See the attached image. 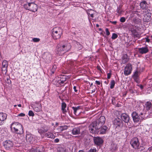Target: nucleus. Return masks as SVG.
Returning a JSON list of instances; mask_svg holds the SVG:
<instances>
[{"mask_svg":"<svg viewBox=\"0 0 152 152\" xmlns=\"http://www.w3.org/2000/svg\"><path fill=\"white\" fill-rule=\"evenodd\" d=\"M97 85H100V82L99 81L96 80L95 81Z\"/></svg>","mask_w":152,"mask_h":152,"instance_id":"58","label":"nucleus"},{"mask_svg":"<svg viewBox=\"0 0 152 152\" xmlns=\"http://www.w3.org/2000/svg\"><path fill=\"white\" fill-rule=\"evenodd\" d=\"M133 21L134 23L138 24L140 22V19L138 18H134L133 19Z\"/></svg>","mask_w":152,"mask_h":152,"instance_id":"41","label":"nucleus"},{"mask_svg":"<svg viewBox=\"0 0 152 152\" xmlns=\"http://www.w3.org/2000/svg\"><path fill=\"white\" fill-rule=\"evenodd\" d=\"M31 152H40V151L39 147H38L32 148L30 150Z\"/></svg>","mask_w":152,"mask_h":152,"instance_id":"33","label":"nucleus"},{"mask_svg":"<svg viewBox=\"0 0 152 152\" xmlns=\"http://www.w3.org/2000/svg\"><path fill=\"white\" fill-rule=\"evenodd\" d=\"M105 118L104 116H101L100 118L94 121L97 125V126L99 128L102 126L105 123Z\"/></svg>","mask_w":152,"mask_h":152,"instance_id":"7","label":"nucleus"},{"mask_svg":"<svg viewBox=\"0 0 152 152\" xmlns=\"http://www.w3.org/2000/svg\"><path fill=\"white\" fill-rule=\"evenodd\" d=\"M96 68L99 71L101 72H102V70L99 66H97L96 67Z\"/></svg>","mask_w":152,"mask_h":152,"instance_id":"51","label":"nucleus"},{"mask_svg":"<svg viewBox=\"0 0 152 152\" xmlns=\"http://www.w3.org/2000/svg\"><path fill=\"white\" fill-rule=\"evenodd\" d=\"M28 115L29 116H34V114L32 110H30L29 111Z\"/></svg>","mask_w":152,"mask_h":152,"instance_id":"45","label":"nucleus"},{"mask_svg":"<svg viewBox=\"0 0 152 152\" xmlns=\"http://www.w3.org/2000/svg\"><path fill=\"white\" fill-rule=\"evenodd\" d=\"M148 4L145 1H141L140 3V7L142 10L147 8H148Z\"/></svg>","mask_w":152,"mask_h":152,"instance_id":"21","label":"nucleus"},{"mask_svg":"<svg viewBox=\"0 0 152 152\" xmlns=\"http://www.w3.org/2000/svg\"><path fill=\"white\" fill-rule=\"evenodd\" d=\"M66 106V104L65 102H62L61 104V110L62 113L65 114L66 112V111L65 109Z\"/></svg>","mask_w":152,"mask_h":152,"instance_id":"30","label":"nucleus"},{"mask_svg":"<svg viewBox=\"0 0 152 152\" xmlns=\"http://www.w3.org/2000/svg\"><path fill=\"white\" fill-rule=\"evenodd\" d=\"M52 83L56 86L59 87L62 86V85L60 82V80L59 79L58 77L57 76L52 81Z\"/></svg>","mask_w":152,"mask_h":152,"instance_id":"15","label":"nucleus"},{"mask_svg":"<svg viewBox=\"0 0 152 152\" xmlns=\"http://www.w3.org/2000/svg\"><path fill=\"white\" fill-rule=\"evenodd\" d=\"M31 135H26V139L27 140H29V138H30Z\"/></svg>","mask_w":152,"mask_h":152,"instance_id":"52","label":"nucleus"},{"mask_svg":"<svg viewBox=\"0 0 152 152\" xmlns=\"http://www.w3.org/2000/svg\"><path fill=\"white\" fill-rule=\"evenodd\" d=\"M76 61L69 60L66 62V66L67 69L70 70L75 65Z\"/></svg>","mask_w":152,"mask_h":152,"instance_id":"12","label":"nucleus"},{"mask_svg":"<svg viewBox=\"0 0 152 152\" xmlns=\"http://www.w3.org/2000/svg\"><path fill=\"white\" fill-rule=\"evenodd\" d=\"M139 53L141 54H145L148 51V49L147 47H145L138 48Z\"/></svg>","mask_w":152,"mask_h":152,"instance_id":"18","label":"nucleus"},{"mask_svg":"<svg viewBox=\"0 0 152 152\" xmlns=\"http://www.w3.org/2000/svg\"><path fill=\"white\" fill-rule=\"evenodd\" d=\"M105 32L107 36H109L110 35V33L108 29V28H106L105 29Z\"/></svg>","mask_w":152,"mask_h":152,"instance_id":"49","label":"nucleus"},{"mask_svg":"<svg viewBox=\"0 0 152 152\" xmlns=\"http://www.w3.org/2000/svg\"><path fill=\"white\" fill-rule=\"evenodd\" d=\"M118 149V147L117 145L114 144H111L110 148V150L113 152L117 151Z\"/></svg>","mask_w":152,"mask_h":152,"instance_id":"29","label":"nucleus"},{"mask_svg":"<svg viewBox=\"0 0 152 152\" xmlns=\"http://www.w3.org/2000/svg\"><path fill=\"white\" fill-rule=\"evenodd\" d=\"M7 114L5 113H0V125H2L6 120Z\"/></svg>","mask_w":152,"mask_h":152,"instance_id":"13","label":"nucleus"},{"mask_svg":"<svg viewBox=\"0 0 152 152\" xmlns=\"http://www.w3.org/2000/svg\"><path fill=\"white\" fill-rule=\"evenodd\" d=\"M118 35L115 33H113L111 37V38L113 39H115L118 37Z\"/></svg>","mask_w":152,"mask_h":152,"instance_id":"43","label":"nucleus"},{"mask_svg":"<svg viewBox=\"0 0 152 152\" xmlns=\"http://www.w3.org/2000/svg\"><path fill=\"white\" fill-rule=\"evenodd\" d=\"M129 59L128 58V55L126 54L124 55L122 58L121 64H124L128 62Z\"/></svg>","mask_w":152,"mask_h":152,"instance_id":"22","label":"nucleus"},{"mask_svg":"<svg viewBox=\"0 0 152 152\" xmlns=\"http://www.w3.org/2000/svg\"><path fill=\"white\" fill-rule=\"evenodd\" d=\"M126 20L125 18L124 17L121 18L120 20V21L122 23L126 21Z\"/></svg>","mask_w":152,"mask_h":152,"instance_id":"46","label":"nucleus"},{"mask_svg":"<svg viewBox=\"0 0 152 152\" xmlns=\"http://www.w3.org/2000/svg\"><path fill=\"white\" fill-rule=\"evenodd\" d=\"M55 142L56 143L58 142H59V140L58 138L54 140Z\"/></svg>","mask_w":152,"mask_h":152,"instance_id":"61","label":"nucleus"},{"mask_svg":"<svg viewBox=\"0 0 152 152\" xmlns=\"http://www.w3.org/2000/svg\"><path fill=\"white\" fill-rule=\"evenodd\" d=\"M51 32L52 37L55 40L60 38L63 34V31L62 29L58 27L53 28L52 29Z\"/></svg>","mask_w":152,"mask_h":152,"instance_id":"3","label":"nucleus"},{"mask_svg":"<svg viewBox=\"0 0 152 152\" xmlns=\"http://www.w3.org/2000/svg\"><path fill=\"white\" fill-rule=\"evenodd\" d=\"M67 129V126H59L57 129L60 132H61L64 130H66Z\"/></svg>","mask_w":152,"mask_h":152,"instance_id":"32","label":"nucleus"},{"mask_svg":"<svg viewBox=\"0 0 152 152\" xmlns=\"http://www.w3.org/2000/svg\"><path fill=\"white\" fill-rule=\"evenodd\" d=\"M132 64L130 63L127 64L125 67L124 74L125 76H128L130 75L132 71Z\"/></svg>","mask_w":152,"mask_h":152,"instance_id":"6","label":"nucleus"},{"mask_svg":"<svg viewBox=\"0 0 152 152\" xmlns=\"http://www.w3.org/2000/svg\"><path fill=\"white\" fill-rule=\"evenodd\" d=\"M76 45L78 49L79 50H81L83 48V46L80 43V42H76Z\"/></svg>","mask_w":152,"mask_h":152,"instance_id":"37","label":"nucleus"},{"mask_svg":"<svg viewBox=\"0 0 152 152\" xmlns=\"http://www.w3.org/2000/svg\"><path fill=\"white\" fill-rule=\"evenodd\" d=\"M42 109V106L40 104H37L34 107V109L35 111L37 112L40 111Z\"/></svg>","mask_w":152,"mask_h":152,"instance_id":"27","label":"nucleus"},{"mask_svg":"<svg viewBox=\"0 0 152 152\" xmlns=\"http://www.w3.org/2000/svg\"><path fill=\"white\" fill-rule=\"evenodd\" d=\"M10 129L14 133L19 134H21L23 133L22 125L18 122H15L11 124Z\"/></svg>","mask_w":152,"mask_h":152,"instance_id":"2","label":"nucleus"},{"mask_svg":"<svg viewBox=\"0 0 152 152\" xmlns=\"http://www.w3.org/2000/svg\"><path fill=\"white\" fill-rule=\"evenodd\" d=\"M138 86L140 87V88L141 89H143V86L142 85H137Z\"/></svg>","mask_w":152,"mask_h":152,"instance_id":"60","label":"nucleus"},{"mask_svg":"<svg viewBox=\"0 0 152 152\" xmlns=\"http://www.w3.org/2000/svg\"><path fill=\"white\" fill-rule=\"evenodd\" d=\"M117 12L119 14H121L122 13V11L120 10V7H118L117 9L116 10Z\"/></svg>","mask_w":152,"mask_h":152,"instance_id":"47","label":"nucleus"},{"mask_svg":"<svg viewBox=\"0 0 152 152\" xmlns=\"http://www.w3.org/2000/svg\"><path fill=\"white\" fill-rule=\"evenodd\" d=\"M110 22L111 23L113 24L114 25H115L117 23V21H110Z\"/></svg>","mask_w":152,"mask_h":152,"instance_id":"57","label":"nucleus"},{"mask_svg":"<svg viewBox=\"0 0 152 152\" xmlns=\"http://www.w3.org/2000/svg\"><path fill=\"white\" fill-rule=\"evenodd\" d=\"M80 107L78 106L77 107H72V109L74 110V113L75 115H77V111L80 109Z\"/></svg>","mask_w":152,"mask_h":152,"instance_id":"34","label":"nucleus"},{"mask_svg":"<svg viewBox=\"0 0 152 152\" xmlns=\"http://www.w3.org/2000/svg\"><path fill=\"white\" fill-rule=\"evenodd\" d=\"M132 34L134 38H140L141 37V34L137 31L136 30L134 29L131 30Z\"/></svg>","mask_w":152,"mask_h":152,"instance_id":"20","label":"nucleus"},{"mask_svg":"<svg viewBox=\"0 0 152 152\" xmlns=\"http://www.w3.org/2000/svg\"><path fill=\"white\" fill-rule=\"evenodd\" d=\"M115 82L114 80H112L110 83V88L111 89L113 88H114Z\"/></svg>","mask_w":152,"mask_h":152,"instance_id":"38","label":"nucleus"},{"mask_svg":"<svg viewBox=\"0 0 152 152\" xmlns=\"http://www.w3.org/2000/svg\"><path fill=\"white\" fill-rule=\"evenodd\" d=\"M107 129L108 127L106 126H102L98 129V132L97 133V134H104L106 133Z\"/></svg>","mask_w":152,"mask_h":152,"instance_id":"16","label":"nucleus"},{"mask_svg":"<svg viewBox=\"0 0 152 152\" xmlns=\"http://www.w3.org/2000/svg\"><path fill=\"white\" fill-rule=\"evenodd\" d=\"M76 86H74L73 87V89L74 91L76 92H77L78 90L76 89Z\"/></svg>","mask_w":152,"mask_h":152,"instance_id":"56","label":"nucleus"},{"mask_svg":"<svg viewBox=\"0 0 152 152\" xmlns=\"http://www.w3.org/2000/svg\"><path fill=\"white\" fill-rule=\"evenodd\" d=\"M112 102L113 104H115V97H112Z\"/></svg>","mask_w":152,"mask_h":152,"instance_id":"48","label":"nucleus"},{"mask_svg":"<svg viewBox=\"0 0 152 152\" xmlns=\"http://www.w3.org/2000/svg\"><path fill=\"white\" fill-rule=\"evenodd\" d=\"M113 123L116 128H121L123 126V123L122 121L118 118L115 119L113 121Z\"/></svg>","mask_w":152,"mask_h":152,"instance_id":"10","label":"nucleus"},{"mask_svg":"<svg viewBox=\"0 0 152 152\" xmlns=\"http://www.w3.org/2000/svg\"><path fill=\"white\" fill-rule=\"evenodd\" d=\"M90 16L92 18H93L94 17V14H91L90 15Z\"/></svg>","mask_w":152,"mask_h":152,"instance_id":"64","label":"nucleus"},{"mask_svg":"<svg viewBox=\"0 0 152 152\" xmlns=\"http://www.w3.org/2000/svg\"><path fill=\"white\" fill-rule=\"evenodd\" d=\"M80 133V129L78 127L73 128L72 130V134L73 135L78 134Z\"/></svg>","mask_w":152,"mask_h":152,"instance_id":"26","label":"nucleus"},{"mask_svg":"<svg viewBox=\"0 0 152 152\" xmlns=\"http://www.w3.org/2000/svg\"><path fill=\"white\" fill-rule=\"evenodd\" d=\"M7 67H2V71L4 74H6L7 72Z\"/></svg>","mask_w":152,"mask_h":152,"instance_id":"40","label":"nucleus"},{"mask_svg":"<svg viewBox=\"0 0 152 152\" xmlns=\"http://www.w3.org/2000/svg\"><path fill=\"white\" fill-rule=\"evenodd\" d=\"M130 144L133 148L136 149L138 146L140 145L139 140L137 137H134L132 139L130 142Z\"/></svg>","mask_w":152,"mask_h":152,"instance_id":"11","label":"nucleus"},{"mask_svg":"<svg viewBox=\"0 0 152 152\" xmlns=\"http://www.w3.org/2000/svg\"><path fill=\"white\" fill-rule=\"evenodd\" d=\"M151 15L144 14V17L143 18V20L144 22H148L151 18Z\"/></svg>","mask_w":152,"mask_h":152,"instance_id":"24","label":"nucleus"},{"mask_svg":"<svg viewBox=\"0 0 152 152\" xmlns=\"http://www.w3.org/2000/svg\"><path fill=\"white\" fill-rule=\"evenodd\" d=\"M97 126L94 121L93 122L89 125V130L91 133L97 134V133L98 132V129L99 128Z\"/></svg>","mask_w":152,"mask_h":152,"instance_id":"5","label":"nucleus"},{"mask_svg":"<svg viewBox=\"0 0 152 152\" xmlns=\"http://www.w3.org/2000/svg\"><path fill=\"white\" fill-rule=\"evenodd\" d=\"M8 61L6 60H4L3 61L2 64V67H8Z\"/></svg>","mask_w":152,"mask_h":152,"instance_id":"35","label":"nucleus"},{"mask_svg":"<svg viewBox=\"0 0 152 152\" xmlns=\"http://www.w3.org/2000/svg\"><path fill=\"white\" fill-rule=\"evenodd\" d=\"M94 143L97 145H101L103 142L102 138L99 137H95L94 138Z\"/></svg>","mask_w":152,"mask_h":152,"instance_id":"17","label":"nucleus"},{"mask_svg":"<svg viewBox=\"0 0 152 152\" xmlns=\"http://www.w3.org/2000/svg\"><path fill=\"white\" fill-rule=\"evenodd\" d=\"M138 115L135 111L133 112L132 114V116L133 121L134 123H137L139 122L140 120L142 118L141 116Z\"/></svg>","mask_w":152,"mask_h":152,"instance_id":"8","label":"nucleus"},{"mask_svg":"<svg viewBox=\"0 0 152 152\" xmlns=\"http://www.w3.org/2000/svg\"><path fill=\"white\" fill-rule=\"evenodd\" d=\"M148 150L149 151H151V150H152V146L150 147H149L148 149Z\"/></svg>","mask_w":152,"mask_h":152,"instance_id":"63","label":"nucleus"},{"mask_svg":"<svg viewBox=\"0 0 152 152\" xmlns=\"http://www.w3.org/2000/svg\"><path fill=\"white\" fill-rule=\"evenodd\" d=\"M59 79L60 80L62 86H64V84L66 81V76L63 75H61L57 76Z\"/></svg>","mask_w":152,"mask_h":152,"instance_id":"19","label":"nucleus"},{"mask_svg":"<svg viewBox=\"0 0 152 152\" xmlns=\"http://www.w3.org/2000/svg\"><path fill=\"white\" fill-rule=\"evenodd\" d=\"M150 41V40L148 38H146V42H149Z\"/></svg>","mask_w":152,"mask_h":152,"instance_id":"62","label":"nucleus"},{"mask_svg":"<svg viewBox=\"0 0 152 152\" xmlns=\"http://www.w3.org/2000/svg\"><path fill=\"white\" fill-rule=\"evenodd\" d=\"M111 73H108L107 74V78L109 79L111 77Z\"/></svg>","mask_w":152,"mask_h":152,"instance_id":"53","label":"nucleus"},{"mask_svg":"<svg viewBox=\"0 0 152 152\" xmlns=\"http://www.w3.org/2000/svg\"><path fill=\"white\" fill-rule=\"evenodd\" d=\"M33 41L34 42H39L40 39L39 38H34L32 39Z\"/></svg>","mask_w":152,"mask_h":152,"instance_id":"44","label":"nucleus"},{"mask_svg":"<svg viewBox=\"0 0 152 152\" xmlns=\"http://www.w3.org/2000/svg\"><path fill=\"white\" fill-rule=\"evenodd\" d=\"M3 145L4 148L7 150H9L13 148V144L12 141L7 140L4 142Z\"/></svg>","mask_w":152,"mask_h":152,"instance_id":"9","label":"nucleus"},{"mask_svg":"<svg viewBox=\"0 0 152 152\" xmlns=\"http://www.w3.org/2000/svg\"><path fill=\"white\" fill-rule=\"evenodd\" d=\"M138 72L137 71H136L134 73L132 77L133 78L134 80L137 82L138 80Z\"/></svg>","mask_w":152,"mask_h":152,"instance_id":"31","label":"nucleus"},{"mask_svg":"<svg viewBox=\"0 0 152 152\" xmlns=\"http://www.w3.org/2000/svg\"><path fill=\"white\" fill-rule=\"evenodd\" d=\"M48 128L45 127H42L38 129V132L40 134H42L48 132Z\"/></svg>","mask_w":152,"mask_h":152,"instance_id":"23","label":"nucleus"},{"mask_svg":"<svg viewBox=\"0 0 152 152\" xmlns=\"http://www.w3.org/2000/svg\"><path fill=\"white\" fill-rule=\"evenodd\" d=\"M19 116L23 117L25 116V114L23 113H21L18 115Z\"/></svg>","mask_w":152,"mask_h":152,"instance_id":"55","label":"nucleus"},{"mask_svg":"<svg viewBox=\"0 0 152 152\" xmlns=\"http://www.w3.org/2000/svg\"><path fill=\"white\" fill-rule=\"evenodd\" d=\"M24 8L26 10L35 12L37 11V6L34 3H27L23 5Z\"/></svg>","mask_w":152,"mask_h":152,"instance_id":"4","label":"nucleus"},{"mask_svg":"<svg viewBox=\"0 0 152 152\" xmlns=\"http://www.w3.org/2000/svg\"><path fill=\"white\" fill-rule=\"evenodd\" d=\"M121 118L125 123L128 124L130 119L129 116L126 113H123L121 115Z\"/></svg>","mask_w":152,"mask_h":152,"instance_id":"14","label":"nucleus"},{"mask_svg":"<svg viewBox=\"0 0 152 152\" xmlns=\"http://www.w3.org/2000/svg\"><path fill=\"white\" fill-rule=\"evenodd\" d=\"M7 83H8V84H11V80H10V79L9 78H7Z\"/></svg>","mask_w":152,"mask_h":152,"instance_id":"54","label":"nucleus"},{"mask_svg":"<svg viewBox=\"0 0 152 152\" xmlns=\"http://www.w3.org/2000/svg\"><path fill=\"white\" fill-rule=\"evenodd\" d=\"M46 137L51 139H54L55 137V136L53 134V133L51 132H48L45 134Z\"/></svg>","mask_w":152,"mask_h":152,"instance_id":"28","label":"nucleus"},{"mask_svg":"<svg viewBox=\"0 0 152 152\" xmlns=\"http://www.w3.org/2000/svg\"><path fill=\"white\" fill-rule=\"evenodd\" d=\"M71 48V46L69 44L66 43L64 41H62L57 45L56 52L58 55L62 56L69 51Z\"/></svg>","mask_w":152,"mask_h":152,"instance_id":"1","label":"nucleus"},{"mask_svg":"<svg viewBox=\"0 0 152 152\" xmlns=\"http://www.w3.org/2000/svg\"><path fill=\"white\" fill-rule=\"evenodd\" d=\"M145 10L143 11V13L144 14L148 15L149 14L150 15H151V10L149 9L148 8H147L145 9H144Z\"/></svg>","mask_w":152,"mask_h":152,"instance_id":"36","label":"nucleus"},{"mask_svg":"<svg viewBox=\"0 0 152 152\" xmlns=\"http://www.w3.org/2000/svg\"><path fill=\"white\" fill-rule=\"evenodd\" d=\"M144 148L142 146L140 145L138 146V148L136 149H138L140 151H142L144 149Z\"/></svg>","mask_w":152,"mask_h":152,"instance_id":"42","label":"nucleus"},{"mask_svg":"<svg viewBox=\"0 0 152 152\" xmlns=\"http://www.w3.org/2000/svg\"><path fill=\"white\" fill-rule=\"evenodd\" d=\"M152 103L150 101H148L145 104L144 107L147 110H149L151 108Z\"/></svg>","mask_w":152,"mask_h":152,"instance_id":"25","label":"nucleus"},{"mask_svg":"<svg viewBox=\"0 0 152 152\" xmlns=\"http://www.w3.org/2000/svg\"><path fill=\"white\" fill-rule=\"evenodd\" d=\"M58 152H66V149L62 147L59 148L58 149Z\"/></svg>","mask_w":152,"mask_h":152,"instance_id":"39","label":"nucleus"},{"mask_svg":"<svg viewBox=\"0 0 152 152\" xmlns=\"http://www.w3.org/2000/svg\"><path fill=\"white\" fill-rule=\"evenodd\" d=\"M96 148H93L90 149L88 152H96Z\"/></svg>","mask_w":152,"mask_h":152,"instance_id":"50","label":"nucleus"},{"mask_svg":"<svg viewBox=\"0 0 152 152\" xmlns=\"http://www.w3.org/2000/svg\"><path fill=\"white\" fill-rule=\"evenodd\" d=\"M48 56V58H46V60H47V61L50 60V54H48L47 57Z\"/></svg>","mask_w":152,"mask_h":152,"instance_id":"59","label":"nucleus"}]
</instances>
